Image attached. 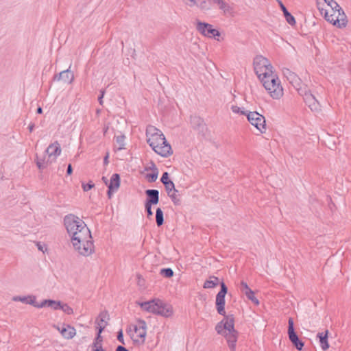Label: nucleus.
<instances>
[{"label":"nucleus","instance_id":"1","mask_svg":"<svg viewBox=\"0 0 351 351\" xmlns=\"http://www.w3.org/2000/svg\"><path fill=\"white\" fill-rule=\"evenodd\" d=\"M146 136L147 143L156 154L165 158L173 154L171 146L160 130L149 125L146 129Z\"/></svg>","mask_w":351,"mask_h":351},{"label":"nucleus","instance_id":"2","mask_svg":"<svg viewBox=\"0 0 351 351\" xmlns=\"http://www.w3.org/2000/svg\"><path fill=\"white\" fill-rule=\"evenodd\" d=\"M71 237L75 250L80 255L88 256L94 252L93 238L86 226H82L80 230L75 232Z\"/></svg>","mask_w":351,"mask_h":351},{"label":"nucleus","instance_id":"3","mask_svg":"<svg viewBox=\"0 0 351 351\" xmlns=\"http://www.w3.org/2000/svg\"><path fill=\"white\" fill-rule=\"evenodd\" d=\"M234 326L233 315H225L224 318L215 326L217 332L226 337L230 351H235L238 338V332L234 329Z\"/></svg>","mask_w":351,"mask_h":351},{"label":"nucleus","instance_id":"4","mask_svg":"<svg viewBox=\"0 0 351 351\" xmlns=\"http://www.w3.org/2000/svg\"><path fill=\"white\" fill-rule=\"evenodd\" d=\"M325 19L338 27H344L347 24V17L343 12H339L338 9L331 11L330 14L328 11L325 10Z\"/></svg>","mask_w":351,"mask_h":351},{"label":"nucleus","instance_id":"5","mask_svg":"<svg viewBox=\"0 0 351 351\" xmlns=\"http://www.w3.org/2000/svg\"><path fill=\"white\" fill-rule=\"evenodd\" d=\"M64 223L70 236L74 234L75 232L80 230L82 226H86L84 221L73 214L64 217Z\"/></svg>","mask_w":351,"mask_h":351},{"label":"nucleus","instance_id":"6","mask_svg":"<svg viewBox=\"0 0 351 351\" xmlns=\"http://www.w3.org/2000/svg\"><path fill=\"white\" fill-rule=\"evenodd\" d=\"M265 89L268 90L271 97L275 99H280L283 95V89L276 75L274 77L270 79L269 83L266 82Z\"/></svg>","mask_w":351,"mask_h":351},{"label":"nucleus","instance_id":"7","mask_svg":"<svg viewBox=\"0 0 351 351\" xmlns=\"http://www.w3.org/2000/svg\"><path fill=\"white\" fill-rule=\"evenodd\" d=\"M254 69L258 77H261L263 73L272 69V66L269 60L263 56H256L254 59Z\"/></svg>","mask_w":351,"mask_h":351},{"label":"nucleus","instance_id":"8","mask_svg":"<svg viewBox=\"0 0 351 351\" xmlns=\"http://www.w3.org/2000/svg\"><path fill=\"white\" fill-rule=\"evenodd\" d=\"M248 121L261 133H265L266 131V123L265 117L258 112L254 111L250 112L247 114Z\"/></svg>","mask_w":351,"mask_h":351},{"label":"nucleus","instance_id":"9","mask_svg":"<svg viewBox=\"0 0 351 351\" xmlns=\"http://www.w3.org/2000/svg\"><path fill=\"white\" fill-rule=\"evenodd\" d=\"M299 93L303 97L304 102L312 111L317 112L320 110L319 101L308 89L305 87L304 89H300Z\"/></svg>","mask_w":351,"mask_h":351},{"label":"nucleus","instance_id":"10","mask_svg":"<svg viewBox=\"0 0 351 351\" xmlns=\"http://www.w3.org/2000/svg\"><path fill=\"white\" fill-rule=\"evenodd\" d=\"M196 29L203 36L208 38H216L220 36V32L213 27L211 24L202 22L200 21H197Z\"/></svg>","mask_w":351,"mask_h":351},{"label":"nucleus","instance_id":"11","mask_svg":"<svg viewBox=\"0 0 351 351\" xmlns=\"http://www.w3.org/2000/svg\"><path fill=\"white\" fill-rule=\"evenodd\" d=\"M221 290L216 295V308L219 315L225 316V295L228 292V288L223 282H220Z\"/></svg>","mask_w":351,"mask_h":351},{"label":"nucleus","instance_id":"12","mask_svg":"<svg viewBox=\"0 0 351 351\" xmlns=\"http://www.w3.org/2000/svg\"><path fill=\"white\" fill-rule=\"evenodd\" d=\"M288 336L290 341L298 350H302L304 347V343L302 341L294 329V322L291 317H289L288 321Z\"/></svg>","mask_w":351,"mask_h":351},{"label":"nucleus","instance_id":"13","mask_svg":"<svg viewBox=\"0 0 351 351\" xmlns=\"http://www.w3.org/2000/svg\"><path fill=\"white\" fill-rule=\"evenodd\" d=\"M284 76L299 91L300 89L301 80L296 73L290 69L285 68L282 70Z\"/></svg>","mask_w":351,"mask_h":351},{"label":"nucleus","instance_id":"14","mask_svg":"<svg viewBox=\"0 0 351 351\" xmlns=\"http://www.w3.org/2000/svg\"><path fill=\"white\" fill-rule=\"evenodd\" d=\"M146 329H147L146 322L142 319H138L137 321V324L134 326V332L136 334V337L142 339L143 343L144 342L145 337H146V334H147Z\"/></svg>","mask_w":351,"mask_h":351},{"label":"nucleus","instance_id":"15","mask_svg":"<svg viewBox=\"0 0 351 351\" xmlns=\"http://www.w3.org/2000/svg\"><path fill=\"white\" fill-rule=\"evenodd\" d=\"M156 310V314L162 315L163 317H169L173 314V308L170 304L163 302L162 300H159L158 308Z\"/></svg>","mask_w":351,"mask_h":351},{"label":"nucleus","instance_id":"16","mask_svg":"<svg viewBox=\"0 0 351 351\" xmlns=\"http://www.w3.org/2000/svg\"><path fill=\"white\" fill-rule=\"evenodd\" d=\"M109 315L107 311H102L99 313L98 317L97 318L95 323L97 326V328L99 332H102L106 326L108 324V321L109 320Z\"/></svg>","mask_w":351,"mask_h":351},{"label":"nucleus","instance_id":"17","mask_svg":"<svg viewBox=\"0 0 351 351\" xmlns=\"http://www.w3.org/2000/svg\"><path fill=\"white\" fill-rule=\"evenodd\" d=\"M46 153L48 155L49 159H51L52 157H53L51 160L53 161L55 160V158L61 153V148L58 142L56 141L53 143L49 145L46 149Z\"/></svg>","mask_w":351,"mask_h":351},{"label":"nucleus","instance_id":"18","mask_svg":"<svg viewBox=\"0 0 351 351\" xmlns=\"http://www.w3.org/2000/svg\"><path fill=\"white\" fill-rule=\"evenodd\" d=\"M159 300V299H157L147 302H144L139 303V305L144 311L156 314V310L158 309L157 308H158Z\"/></svg>","mask_w":351,"mask_h":351},{"label":"nucleus","instance_id":"19","mask_svg":"<svg viewBox=\"0 0 351 351\" xmlns=\"http://www.w3.org/2000/svg\"><path fill=\"white\" fill-rule=\"evenodd\" d=\"M147 199L145 203L157 204L159 202V191L157 189H147L145 191Z\"/></svg>","mask_w":351,"mask_h":351},{"label":"nucleus","instance_id":"20","mask_svg":"<svg viewBox=\"0 0 351 351\" xmlns=\"http://www.w3.org/2000/svg\"><path fill=\"white\" fill-rule=\"evenodd\" d=\"M53 79L54 80H62L64 83L71 84L74 80V75L69 69H66L60 72L58 76L55 75Z\"/></svg>","mask_w":351,"mask_h":351},{"label":"nucleus","instance_id":"21","mask_svg":"<svg viewBox=\"0 0 351 351\" xmlns=\"http://www.w3.org/2000/svg\"><path fill=\"white\" fill-rule=\"evenodd\" d=\"M57 330L60 331L61 335L67 339H71L76 334L75 328L70 325H66V326H63L62 328L57 327Z\"/></svg>","mask_w":351,"mask_h":351},{"label":"nucleus","instance_id":"22","mask_svg":"<svg viewBox=\"0 0 351 351\" xmlns=\"http://www.w3.org/2000/svg\"><path fill=\"white\" fill-rule=\"evenodd\" d=\"M190 122L193 129L203 132L205 128V123L204 120L198 116H191L190 118Z\"/></svg>","mask_w":351,"mask_h":351},{"label":"nucleus","instance_id":"23","mask_svg":"<svg viewBox=\"0 0 351 351\" xmlns=\"http://www.w3.org/2000/svg\"><path fill=\"white\" fill-rule=\"evenodd\" d=\"M317 338L319 340L321 348L323 350H326L329 348V344L328 341V330H326L325 332H319L317 335Z\"/></svg>","mask_w":351,"mask_h":351},{"label":"nucleus","instance_id":"24","mask_svg":"<svg viewBox=\"0 0 351 351\" xmlns=\"http://www.w3.org/2000/svg\"><path fill=\"white\" fill-rule=\"evenodd\" d=\"M279 4H280V7L282 11L283 12V14L286 19L287 22L291 25H295V20L294 16L291 15V14L287 10L286 7L284 5V4L281 1H279Z\"/></svg>","mask_w":351,"mask_h":351},{"label":"nucleus","instance_id":"25","mask_svg":"<svg viewBox=\"0 0 351 351\" xmlns=\"http://www.w3.org/2000/svg\"><path fill=\"white\" fill-rule=\"evenodd\" d=\"M120 186V176L118 173H114L111 178L110 183L108 185V189L110 190L117 191Z\"/></svg>","mask_w":351,"mask_h":351},{"label":"nucleus","instance_id":"26","mask_svg":"<svg viewBox=\"0 0 351 351\" xmlns=\"http://www.w3.org/2000/svg\"><path fill=\"white\" fill-rule=\"evenodd\" d=\"M61 303L62 302L60 301H55V300H45L40 303V306H43V307L48 306V307L51 308L52 309L58 310V309H60Z\"/></svg>","mask_w":351,"mask_h":351},{"label":"nucleus","instance_id":"27","mask_svg":"<svg viewBox=\"0 0 351 351\" xmlns=\"http://www.w3.org/2000/svg\"><path fill=\"white\" fill-rule=\"evenodd\" d=\"M160 181L164 184L166 191H171V187L173 188V182L169 180L168 172L163 173Z\"/></svg>","mask_w":351,"mask_h":351},{"label":"nucleus","instance_id":"28","mask_svg":"<svg viewBox=\"0 0 351 351\" xmlns=\"http://www.w3.org/2000/svg\"><path fill=\"white\" fill-rule=\"evenodd\" d=\"M274 76L275 74L274 73L272 69H269L268 72L266 71L263 73L262 76H261V77L258 78L263 83V86L265 88L266 82H268L269 83L270 79H272L273 77H274Z\"/></svg>","mask_w":351,"mask_h":351},{"label":"nucleus","instance_id":"29","mask_svg":"<svg viewBox=\"0 0 351 351\" xmlns=\"http://www.w3.org/2000/svg\"><path fill=\"white\" fill-rule=\"evenodd\" d=\"M219 282V280L217 277L214 276H210L209 279L206 280L204 284V289H210L216 287Z\"/></svg>","mask_w":351,"mask_h":351},{"label":"nucleus","instance_id":"30","mask_svg":"<svg viewBox=\"0 0 351 351\" xmlns=\"http://www.w3.org/2000/svg\"><path fill=\"white\" fill-rule=\"evenodd\" d=\"M169 197L171 199L172 202L176 205H179L180 204V200L178 197L177 193L178 191L175 188V185L173 184V188L171 187V191H166Z\"/></svg>","mask_w":351,"mask_h":351},{"label":"nucleus","instance_id":"31","mask_svg":"<svg viewBox=\"0 0 351 351\" xmlns=\"http://www.w3.org/2000/svg\"><path fill=\"white\" fill-rule=\"evenodd\" d=\"M152 173H148L146 176L147 180L149 182H155L158 178V170L155 165V163H152Z\"/></svg>","mask_w":351,"mask_h":351},{"label":"nucleus","instance_id":"32","mask_svg":"<svg viewBox=\"0 0 351 351\" xmlns=\"http://www.w3.org/2000/svg\"><path fill=\"white\" fill-rule=\"evenodd\" d=\"M195 5L197 6L202 11L210 10L208 0H196V4H195Z\"/></svg>","mask_w":351,"mask_h":351},{"label":"nucleus","instance_id":"33","mask_svg":"<svg viewBox=\"0 0 351 351\" xmlns=\"http://www.w3.org/2000/svg\"><path fill=\"white\" fill-rule=\"evenodd\" d=\"M156 221L158 226H161L164 223V215L160 208L156 210Z\"/></svg>","mask_w":351,"mask_h":351},{"label":"nucleus","instance_id":"34","mask_svg":"<svg viewBox=\"0 0 351 351\" xmlns=\"http://www.w3.org/2000/svg\"><path fill=\"white\" fill-rule=\"evenodd\" d=\"M52 160L51 159H49V157L47 156V159L46 160L45 158L43 159H39L37 157L36 160V165L39 169H45L49 163H51Z\"/></svg>","mask_w":351,"mask_h":351},{"label":"nucleus","instance_id":"35","mask_svg":"<svg viewBox=\"0 0 351 351\" xmlns=\"http://www.w3.org/2000/svg\"><path fill=\"white\" fill-rule=\"evenodd\" d=\"M213 3L219 5V8L224 13L229 12L230 5L223 0H213Z\"/></svg>","mask_w":351,"mask_h":351},{"label":"nucleus","instance_id":"36","mask_svg":"<svg viewBox=\"0 0 351 351\" xmlns=\"http://www.w3.org/2000/svg\"><path fill=\"white\" fill-rule=\"evenodd\" d=\"M330 7L331 11L334 10H337L339 12H342L343 9L339 6V5L334 0H323Z\"/></svg>","mask_w":351,"mask_h":351},{"label":"nucleus","instance_id":"37","mask_svg":"<svg viewBox=\"0 0 351 351\" xmlns=\"http://www.w3.org/2000/svg\"><path fill=\"white\" fill-rule=\"evenodd\" d=\"M160 274L165 278H171L173 276V271L171 268H164L160 270Z\"/></svg>","mask_w":351,"mask_h":351},{"label":"nucleus","instance_id":"38","mask_svg":"<svg viewBox=\"0 0 351 351\" xmlns=\"http://www.w3.org/2000/svg\"><path fill=\"white\" fill-rule=\"evenodd\" d=\"M245 295H246V297L250 300H251L252 302H253L254 304H259V301L254 296V292L252 290H250V291H247V292H245Z\"/></svg>","mask_w":351,"mask_h":351},{"label":"nucleus","instance_id":"39","mask_svg":"<svg viewBox=\"0 0 351 351\" xmlns=\"http://www.w3.org/2000/svg\"><path fill=\"white\" fill-rule=\"evenodd\" d=\"M116 143L119 145L118 149L121 150L124 148V139L125 136L123 135L117 136L115 137Z\"/></svg>","mask_w":351,"mask_h":351},{"label":"nucleus","instance_id":"40","mask_svg":"<svg viewBox=\"0 0 351 351\" xmlns=\"http://www.w3.org/2000/svg\"><path fill=\"white\" fill-rule=\"evenodd\" d=\"M101 332H99V331H98L95 341L93 343L92 347L97 348H99L100 345L101 346V341H103V339L101 336Z\"/></svg>","mask_w":351,"mask_h":351},{"label":"nucleus","instance_id":"41","mask_svg":"<svg viewBox=\"0 0 351 351\" xmlns=\"http://www.w3.org/2000/svg\"><path fill=\"white\" fill-rule=\"evenodd\" d=\"M60 309L62 310L63 312H64L67 315H71L73 313V308L71 307H70L67 304H62L61 303Z\"/></svg>","mask_w":351,"mask_h":351},{"label":"nucleus","instance_id":"42","mask_svg":"<svg viewBox=\"0 0 351 351\" xmlns=\"http://www.w3.org/2000/svg\"><path fill=\"white\" fill-rule=\"evenodd\" d=\"M29 299H27V304H31L36 308H43V306H40V303L38 304L36 301V297L35 296H28Z\"/></svg>","mask_w":351,"mask_h":351},{"label":"nucleus","instance_id":"43","mask_svg":"<svg viewBox=\"0 0 351 351\" xmlns=\"http://www.w3.org/2000/svg\"><path fill=\"white\" fill-rule=\"evenodd\" d=\"M152 204L145 203V208L147 213V217H150L151 216L153 215V212L152 210Z\"/></svg>","mask_w":351,"mask_h":351},{"label":"nucleus","instance_id":"44","mask_svg":"<svg viewBox=\"0 0 351 351\" xmlns=\"http://www.w3.org/2000/svg\"><path fill=\"white\" fill-rule=\"evenodd\" d=\"M231 110L234 113H239L241 114H246V115L247 114L245 111L241 110V108L239 107H238L237 106H234V105L232 106Z\"/></svg>","mask_w":351,"mask_h":351},{"label":"nucleus","instance_id":"45","mask_svg":"<svg viewBox=\"0 0 351 351\" xmlns=\"http://www.w3.org/2000/svg\"><path fill=\"white\" fill-rule=\"evenodd\" d=\"M241 291L245 293V292H247V291L251 290L246 282L244 281H242L241 282Z\"/></svg>","mask_w":351,"mask_h":351},{"label":"nucleus","instance_id":"46","mask_svg":"<svg viewBox=\"0 0 351 351\" xmlns=\"http://www.w3.org/2000/svg\"><path fill=\"white\" fill-rule=\"evenodd\" d=\"M28 297H21V296H15L13 298L14 301H21L23 303L27 304Z\"/></svg>","mask_w":351,"mask_h":351},{"label":"nucleus","instance_id":"47","mask_svg":"<svg viewBox=\"0 0 351 351\" xmlns=\"http://www.w3.org/2000/svg\"><path fill=\"white\" fill-rule=\"evenodd\" d=\"M326 2H324L323 0H317V6L318 10L322 13V11L324 10L323 6Z\"/></svg>","mask_w":351,"mask_h":351},{"label":"nucleus","instance_id":"48","mask_svg":"<svg viewBox=\"0 0 351 351\" xmlns=\"http://www.w3.org/2000/svg\"><path fill=\"white\" fill-rule=\"evenodd\" d=\"M82 187L84 191H88L94 187V184H93L91 182L86 184H82Z\"/></svg>","mask_w":351,"mask_h":351},{"label":"nucleus","instance_id":"49","mask_svg":"<svg viewBox=\"0 0 351 351\" xmlns=\"http://www.w3.org/2000/svg\"><path fill=\"white\" fill-rule=\"evenodd\" d=\"M117 340L122 344H125L122 330H120L117 333Z\"/></svg>","mask_w":351,"mask_h":351},{"label":"nucleus","instance_id":"50","mask_svg":"<svg viewBox=\"0 0 351 351\" xmlns=\"http://www.w3.org/2000/svg\"><path fill=\"white\" fill-rule=\"evenodd\" d=\"M104 94H105V90H101V91H100V96L98 98L99 103L101 105H103V97L104 96Z\"/></svg>","mask_w":351,"mask_h":351},{"label":"nucleus","instance_id":"51","mask_svg":"<svg viewBox=\"0 0 351 351\" xmlns=\"http://www.w3.org/2000/svg\"><path fill=\"white\" fill-rule=\"evenodd\" d=\"M115 351H129V350L123 346H118L117 347Z\"/></svg>","mask_w":351,"mask_h":351},{"label":"nucleus","instance_id":"52","mask_svg":"<svg viewBox=\"0 0 351 351\" xmlns=\"http://www.w3.org/2000/svg\"><path fill=\"white\" fill-rule=\"evenodd\" d=\"M73 172V168H72V165L71 164H69L68 167H67V169H66V173L67 175H71Z\"/></svg>","mask_w":351,"mask_h":351},{"label":"nucleus","instance_id":"53","mask_svg":"<svg viewBox=\"0 0 351 351\" xmlns=\"http://www.w3.org/2000/svg\"><path fill=\"white\" fill-rule=\"evenodd\" d=\"M36 245L38 247V249L40 250V251H42V252H44L43 251V245H41V243L40 242H37L36 243Z\"/></svg>","mask_w":351,"mask_h":351},{"label":"nucleus","instance_id":"54","mask_svg":"<svg viewBox=\"0 0 351 351\" xmlns=\"http://www.w3.org/2000/svg\"><path fill=\"white\" fill-rule=\"evenodd\" d=\"M114 191H115V190H110V189H108V192H107L108 198H111V196Z\"/></svg>","mask_w":351,"mask_h":351},{"label":"nucleus","instance_id":"55","mask_svg":"<svg viewBox=\"0 0 351 351\" xmlns=\"http://www.w3.org/2000/svg\"><path fill=\"white\" fill-rule=\"evenodd\" d=\"M104 163L105 165L108 164V154H107V155L104 157Z\"/></svg>","mask_w":351,"mask_h":351},{"label":"nucleus","instance_id":"56","mask_svg":"<svg viewBox=\"0 0 351 351\" xmlns=\"http://www.w3.org/2000/svg\"><path fill=\"white\" fill-rule=\"evenodd\" d=\"M28 128H29V132H32L34 130V123L29 124Z\"/></svg>","mask_w":351,"mask_h":351},{"label":"nucleus","instance_id":"57","mask_svg":"<svg viewBox=\"0 0 351 351\" xmlns=\"http://www.w3.org/2000/svg\"><path fill=\"white\" fill-rule=\"evenodd\" d=\"M102 181L108 186V180L106 177L103 176L102 177Z\"/></svg>","mask_w":351,"mask_h":351},{"label":"nucleus","instance_id":"58","mask_svg":"<svg viewBox=\"0 0 351 351\" xmlns=\"http://www.w3.org/2000/svg\"><path fill=\"white\" fill-rule=\"evenodd\" d=\"M36 112L38 114H41L43 112V108L41 107H38L36 110Z\"/></svg>","mask_w":351,"mask_h":351},{"label":"nucleus","instance_id":"59","mask_svg":"<svg viewBox=\"0 0 351 351\" xmlns=\"http://www.w3.org/2000/svg\"><path fill=\"white\" fill-rule=\"evenodd\" d=\"M152 163H154L153 162H151V166L149 168V169L152 170Z\"/></svg>","mask_w":351,"mask_h":351}]
</instances>
